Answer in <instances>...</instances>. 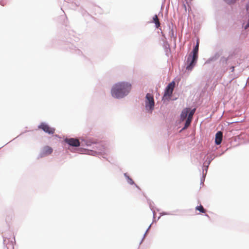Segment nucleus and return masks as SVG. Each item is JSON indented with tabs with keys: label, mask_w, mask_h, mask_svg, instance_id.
<instances>
[{
	"label": "nucleus",
	"mask_w": 249,
	"mask_h": 249,
	"mask_svg": "<svg viewBox=\"0 0 249 249\" xmlns=\"http://www.w3.org/2000/svg\"><path fill=\"white\" fill-rule=\"evenodd\" d=\"M38 128L49 134H53L55 132V129L54 128H52L50 127L49 125L43 123H41L38 126Z\"/></svg>",
	"instance_id": "nucleus-5"
},
{
	"label": "nucleus",
	"mask_w": 249,
	"mask_h": 249,
	"mask_svg": "<svg viewBox=\"0 0 249 249\" xmlns=\"http://www.w3.org/2000/svg\"><path fill=\"white\" fill-rule=\"evenodd\" d=\"M195 209L196 210L199 211V212L201 213H204L206 212V210L202 205L196 206Z\"/></svg>",
	"instance_id": "nucleus-12"
},
{
	"label": "nucleus",
	"mask_w": 249,
	"mask_h": 249,
	"mask_svg": "<svg viewBox=\"0 0 249 249\" xmlns=\"http://www.w3.org/2000/svg\"><path fill=\"white\" fill-rule=\"evenodd\" d=\"M199 39H198L196 41V44L192 52L189 55L187 62L188 65L186 69L188 70H192L195 66L197 59L198 58V52L199 47Z\"/></svg>",
	"instance_id": "nucleus-2"
},
{
	"label": "nucleus",
	"mask_w": 249,
	"mask_h": 249,
	"mask_svg": "<svg viewBox=\"0 0 249 249\" xmlns=\"http://www.w3.org/2000/svg\"><path fill=\"white\" fill-rule=\"evenodd\" d=\"M248 27H249V20H248V23L247 24V25L245 26V28L246 29H247Z\"/></svg>",
	"instance_id": "nucleus-16"
},
{
	"label": "nucleus",
	"mask_w": 249,
	"mask_h": 249,
	"mask_svg": "<svg viewBox=\"0 0 249 249\" xmlns=\"http://www.w3.org/2000/svg\"><path fill=\"white\" fill-rule=\"evenodd\" d=\"M146 105L145 107L147 109H149L152 110L154 107V101L153 96L150 94L147 93L146 96Z\"/></svg>",
	"instance_id": "nucleus-4"
},
{
	"label": "nucleus",
	"mask_w": 249,
	"mask_h": 249,
	"mask_svg": "<svg viewBox=\"0 0 249 249\" xmlns=\"http://www.w3.org/2000/svg\"><path fill=\"white\" fill-rule=\"evenodd\" d=\"M65 141L71 146L77 147L80 145V142L77 139L67 138L65 140Z\"/></svg>",
	"instance_id": "nucleus-7"
},
{
	"label": "nucleus",
	"mask_w": 249,
	"mask_h": 249,
	"mask_svg": "<svg viewBox=\"0 0 249 249\" xmlns=\"http://www.w3.org/2000/svg\"><path fill=\"white\" fill-rule=\"evenodd\" d=\"M175 83L173 81L169 83L166 87L165 92L162 98L163 100H169L172 96L174 89L175 88Z\"/></svg>",
	"instance_id": "nucleus-3"
},
{
	"label": "nucleus",
	"mask_w": 249,
	"mask_h": 249,
	"mask_svg": "<svg viewBox=\"0 0 249 249\" xmlns=\"http://www.w3.org/2000/svg\"><path fill=\"white\" fill-rule=\"evenodd\" d=\"M231 71L232 72H233V71H234V66L231 67Z\"/></svg>",
	"instance_id": "nucleus-17"
},
{
	"label": "nucleus",
	"mask_w": 249,
	"mask_h": 249,
	"mask_svg": "<svg viewBox=\"0 0 249 249\" xmlns=\"http://www.w3.org/2000/svg\"><path fill=\"white\" fill-rule=\"evenodd\" d=\"M153 22L155 23V26L156 27V28H159L160 26V22L159 21V19L158 18V16L157 15H155L153 18Z\"/></svg>",
	"instance_id": "nucleus-11"
},
{
	"label": "nucleus",
	"mask_w": 249,
	"mask_h": 249,
	"mask_svg": "<svg viewBox=\"0 0 249 249\" xmlns=\"http://www.w3.org/2000/svg\"><path fill=\"white\" fill-rule=\"evenodd\" d=\"M191 111L190 108H185L183 109L180 115L181 119L183 121L186 119L188 114Z\"/></svg>",
	"instance_id": "nucleus-10"
},
{
	"label": "nucleus",
	"mask_w": 249,
	"mask_h": 249,
	"mask_svg": "<svg viewBox=\"0 0 249 249\" xmlns=\"http://www.w3.org/2000/svg\"><path fill=\"white\" fill-rule=\"evenodd\" d=\"M225 1L228 3H232L235 1V0H225Z\"/></svg>",
	"instance_id": "nucleus-14"
},
{
	"label": "nucleus",
	"mask_w": 249,
	"mask_h": 249,
	"mask_svg": "<svg viewBox=\"0 0 249 249\" xmlns=\"http://www.w3.org/2000/svg\"><path fill=\"white\" fill-rule=\"evenodd\" d=\"M128 182L131 184H133L134 183L133 180L130 178H128Z\"/></svg>",
	"instance_id": "nucleus-15"
},
{
	"label": "nucleus",
	"mask_w": 249,
	"mask_h": 249,
	"mask_svg": "<svg viewBox=\"0 0 249 249\" xmlns=\"http://www.w3.org/2000/svg\"><path fill=\"white\" fill-rule=\"evenodd\" d=\"M53 150L52 147L49 146H44L40 153V157L42 158L48 156L52 153Z\"/></svg>",
	"instance_id": "nucleus-6"
},
{
	"label": "nucleus",
	"mask_w": 249,
	"mask_h": 249,
	"mask_svg": "<svg viewBox=\"0 0 249 249\" xmlns=\"http://www.w3.org/2000/svg\"><path fill=\"white\" fill-rule=\"evenodd\" d=\"M249 7L248 6L247 7V10H249Z\"/></svg>",
	"instance_id": "nucleus-18"
},
{
	"label": "nucleus",
	"mask_w": 249,
	"mask_h": 249,
	"mask_svg": "<svg viewBox=\"0 0 249 249\" xmlns=\"http://www.w3.org/2000/svg\"><path fill=\"white\" fill-rule=\"evenodd\" d=\"M223 138V134L221 131H218L216 133L215 138V142L218 145L221 143Z\"/></svg>",
	"instance_id": "nucleus-9"
},
{
	"label": "nucleus",
	"mask_w": 249,
	"mask_h": 249,
	"mask_svg": "<svg viewBox=\"0 0 249 249\" xmlns=\"http://www.w3.org/2000/svg\"><path fill=\"white\" fill-rule=\"evenodd\" d=\"M230 56H229L227 58H225V57H223L221 60L223 62H225V63H227V61H228V60L229 58H230Z\"/></svg>",
	"instance_id": "nucleus-13"
},
{
	"label": "nucleus",
	"mask_w": 249,
	"mask_h": 249,
	"mask_svg": "<svg viewBox=\"0 0 249 249\" xmlns=\"http://www.w3.org/2000/svg\"><path fill=\"white\" fill-rule=\"evenodd\" d=\"M131 84L129 82H120L115 84L111 89V95L116 98H123L131 89Z\"/></svg>",
	"instance_id": "nucleus-1"
},
{
	"label": "nucleus",
	"mask_w": 249,
	"mask_h": 249,
	"mask_svg": "<svg viewBox=\"0 0 249 249\" xmlns=\"http://www.w3.org/2000/svg\"><path fill=\"white\" fill-rule=\"evenodd\" d=\"M196 111V108H194L191 110V111L190 112L189 114H188V117L186 120L185 126L183 128V129L187 128L190 124L193 118V116L195 112Z\"/></svg>",
	"instance_id": "nucleus-8"
}]
</instances>
